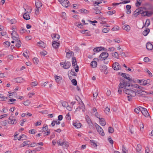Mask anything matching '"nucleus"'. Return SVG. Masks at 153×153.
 <instances>
[{
	"label": "nucleus",
	"instance_id": "1",
	"mask_svg": "<svg viewBox=\"0 0 153 153\" xmlns=\"http://www.w3.org/2000/svg\"><path fill=\"white\" fill-rule=\"evenodd\" d=\"M130 85L128 82L125 79L122 80L119 85L120 87L124 88V90L127 89L126 87H129Z\"/></svg>",
	"mask_w": 153,
	"mask_h": 153
},
{
	"label": "nucleus",
	"instance_id": "30",
	"mask_svg": "<svg viewBox=\"0 0 153 153\" xmlns=\"http://www.w3.org/2000/svg\"><path fill=\"white\" fill-rule=\"evenodd\" d=\"M85 119L86 120V121L87 123L90 125H91L92 124V122L91 121V120L89 118V117L88 116L86 115L85 117Z\"/></svg>",
	"mask_w": 153,
	"mask_h": 153
},
{
	"label": "nucleus",
	"instance_id": "39",
	"mask_svg": "<svg viewBox=\"0 0 153 153\" xmlns=\"http://www.w3.org/2000/svg\"><path fill=\"white\" fill-rule=\"evenodd\" d=\"M38 44H39V46L43 48H45V45L44 43L42 41H40V42L37 43Z\"/></svg>",
	"mask_w": 153,
	"mask_h": 153
},
{
	"label": "nucleus",
	"instance_id": "58",
	"mask_svg": "<svg viewBox=\"0 0 153 153\" xmlns=\"http://www.w3.org/2000/svg\"><path fill=\"white\" fill-rule=\"evenodd\" d=\"M36 130L34 129H31L29 131V133L32 134H34L35 133Z\"/></svg>",
	"mask_w": 153,
	"mask_h": 153
},
{
	"label": "nucleus",
	"instance_id": "19",
	"mask_svg": "<svg viewBox=\"0 0 153 153\" xmlns=\"http://www.w3.org/2000/svg\"><path fill=\"white\" fill-rule=\"evenodd\" d=\"M151 82V80L149 79L144 80L143 81V83L141 85H150V83Z\"/></svg>",
	"mask_w": 153,
	"mask_h": 153
},
{
	"label": "nucleus",
	"instance_id": "29",
	"mask_svg": "<svg viewBox=\"0 0 153 153\" xmlns=\"http://www.w3.org/2000/svg\"><path fill=\"white\" fill-rule=\"evenodd\" d=\"M16 42V46L17 48H19L21 47V42L20 39H18L15 41Z\"/></svg>",
	"mask_w": 153,
	"mask_h": 153
},
{
	"label": "nucleus",
	"instance_id": "16",
	"mask_svg": "<svg viewBox=\"0 0 153 153\" xmlns=\"http://www.w3.org/2000/svg\"><path fill=\"white\" fill-rule=\"evenodd\" d=\"M69 74L72 76H75L76 75V74L74 71L73 69H72L71 71H69L68 73V76L69 78L70 79L71 76H70Z\"/></svg>",
	"mask_w": 153,
	"mask_h": 153
},
{
	"label": "nucleus",
	"instance_id": "55",
	"mask_svg": "<svg viewBox=\"0 0 153 153\" xmlns=\"http://www.w3.org/2000/svg\"><path fill=\"white\" fill-rule=\"evenodd\" d=\"M108 140L109 142L110 143L111 145H113V140H112L111 138V137H109L108 138Z\"/></svg>",
	"mask_w": 153,
	"mask_h": 153
},
{
	"label": "nucleus",
	"instance_id": "32",
	"mask_svg": "<svg viewBox=\"0 0 153 153\" xmlns=\"http://www.w3.org/2000/svg\"><path fill=\"white\" fill-rule=\"evenodd\" d=\"M150 25V20L149 19H147L146 20V22L144 25L143 26V28L144 27H148Z\"/></svg>",
	"mask_w": 153,
	"mask_h": 153
},
{
	"label": "nucleus",
	"instance_id": "43",
	"mask_svg": "<svg viewBox=\"0 0 153 153\" xmlns=\"http://www.w3.org/2000/svg\"><path fill=\"white\" fill-rule=\"evenodd\" d=\"M90 142L91 143V144L94 147H97V144L95 142L94 140H90Z\"/></svg>",
	"mask_w": 153,
	"mask_h": 153
},
{
	"label": "nucleus",
	"instance_id": "33",
	"mask_svg": "<svg viewBox=\"0 0 153 153\" xmlns=\"http://www.w3.org/2000/svg\"><path fill=\"white\" fill-rule=\"evenodd\" d=\"M35 5L36 8H40L42 6V2L39 1H38L37 2H36Z\"/></svg>",
	"mask_w": 153,
	"mask_h": 153
},
{
	"label": "nucleus",
	"instance_id": "25",
	"mask_svg": "<svg viewBox=\"0 0 153 153\" xmlns=\"http://www.w3.org/2000/svg\"><path fill=\"white\" fill-rule=\"evenodd\" d=\"M146 47L148 50H151L153 48V46L151 43H148L146 44Z\"/></svg>",
	"mask_w": 153,
	"mask_h": 153
},
{
	"label": "nucleus",
	"instance_id": "46",
	"mask_svg": "<svg viewBox=\"0 0 153 153\" xmlns=\"http://www.w3.org/2000/svg\"><path fill=\"white\" fill-rule=\"evenodd\" d=\"M62 105L65 107H66L68 106V102L65 101H62Z\"/></svg>",
	"mask_w": 153,
	"mask_h": 153
},
{
	"label": "nucleus",
	"instance_id": "12",
	"mask_svg": "<svg viewBox=\"0 0 153 153\" xmlns=\"http://www.w3.org/2000/svg\"><path fill=\"white\" fill-rule=\"evenodd\" d=\"M11 35L12 36V37L14 40L16 41V40L20 39L19 36L15 31L12 32Z\"/></svg>",
	"mask_w": 153,
	"mask_h": 153
},
{
	"label": "nucleus",
	"instance_id": "31",
	"mask_svg": "<svg viewBox=\"0 0 153 153\" xmlns=\"http://www.w3.org/2000/svg\"><path fill=\"white\" fill-rule=\"evenodd\" d=\"M72 66L74 68L76 72H77L79 71V67L77 64L76 62L74 63V64H72Z\"/></svg>",
	"mask_w": 153,
	"mask_h": 153
},
{
	"label": "nucleus",
	"instance_id": "47",
	"mask_svg": "<svg viewBox=\"0 0 153 153\" xmlns=\"http://www.w3.org/2000/svg\"><path fill=\"white\" fill-rule=\"evenodd\" d=\"M114 131V129L111 127H110L108 128V131L109 133H112Z\"/></svg>",
	"mask_w": 153,
	"mask_h": 153
},
{
	"label": "nucleus",
	"instance_id": "45",
	"mask_svg": "<svg viewBox=\"0 0 153 153\" xmlns=\"http://www.w3.org/2000/svg\"><path fill=\"white\" fill-rule=\"evenodd\" d=\"M38 84V82H33L31 83L30 85L32 87L35 86L37 85Z\"/></svg>",
	"mask_w": 153,
	"mask_h": 153
},
{
	"label": "nucleus",
	"instance_id": "57",
	"mask_svg": "<svg viewBox=\"0 0 153 153\" xmlns=\"http://www.w3.org/2000/svg\"><path fill=\"white\" fill-rule=\"evenodd\" d=\"M50 134V130H49V131H47L44 132L43 134V135L44 136H46L47 135H48L49 134Z\"/></svg>",
	"mask_w": 153,
	"mask_h": 153
},
{
	"label": "nucleus",
	"instance_id": "38",
	"mask_svg": "<svg viewBox=\"0 0 153 153\" xmlns=\"http://www.w3.org/2000/svg\"><path fill=\"white\" fill-rule=\"evenodd\" d=\"M102 50V48L97 47L93 49L94 52H99Z\"/></svg>",
	"mask_w": 153,
	"mask_h": 153
},
{
	"label": "nucleus",
	"instance_id": "17",
	"mask_svg": "<svg viewBox=\"0 0 153 153\" xmlns=\"http://www.w3.org/2000/svg\"><path fill=\"white\" fill-rule=\"evenodd\" d=\"M56 41H54L52 42V46L55 49L58 48L60 44Z\"/></svg>",
	"mask_w": 153,
	"mask_h": 153
},
{
	"label": "nucleus",
	"instance_id": "40",
	"mask_svg": "<svg viewBox=\"0 0 153 153\" xmlns=\"http://www.w3.org/2000/svg\"><path fill=\"white\" fill-rule=\"evenodd\" d=\"M28 51H26L25 52H24L23 54V56L25 57L27 59H28L29 58V56L28 54Z\"/></svg>",
	"mask_w": 153,
	"mask_h": 153
},
{
	"label": "nucleus",
	"instance_id": "27",
	"mask_svg": "<svg viewBox=\"0 0 153 153\" xmlns=\"http://www.w3.org/2000/svg\"><path fill=\"white\" fill-rule=\"evenodd\" d=\"M100 120L99 122L100 124L102 126H105L106 124V122L103 118H101L99 119Z\"/></svg>",
	"mask_w": 153,
	"mask_h": 153
},
{
	"label": "nucleus",
	"instance_id": "52",
	"mask_svg": "<svg viewBox=\"0 0 153 153\" xmlns=\"http://www.w3.org/2000/svg\"><path fill=\"white\" fill-rule=\"evenodd\" d=\"M119 27L118 26L114 27L112 29L113 31H116L119 30Z\"/></svg>",
	"mask_w": 153,
	"mask_h": 153
},
{
	"label": "nucleus",
	"instance_id": "64",
	"mask_svg": "<svg viewBox=\"0 0 153 153\" xmlns=\"http://www.w3.org/2000/svg\"><path fill=\"white\" fill-rule=\"evenodd\" d=\"M81 12L82 13H87L88 12V11L86 10V9H82L81 10Z\"/></svg>",
	"mask_w": 153,
	"mask_h": 153
},
{
	"label": "nucleus",
	"instance_id": "62",
	"mask_svg": "<svg viewBox=\"0 0 153 153\" xmlns=\"http://www.w3.org/2000/svg\"><path fill=\"white\" fill-rule=\"evenodd\" d=\"M48 129V128L47 125L45 126H43L42 128V130H43V131H47Z\"/></svg>",
	"mask_w": 153,
	"mask_h": 153
},
{
	"label": "nucleus",
	"instance_id": "15",
	"mask_svg": "<svg viewBox=\"0 0 153 153\" xmlns=\"http://www.w3.org/2000/svg\"><path fill=\"white\" fill-rule=\"evenodd\" d=\"M94 59L95 60L91 62V65L92 67L95 68L96 67L97 65V62L95 61V60H98V59L97 58H95Z\"/></svg>",
	"mask_w": 153,
	"mask_h": 153
},
{
	"label": "nucleus",
	"instance_id": "61",
	"mask_svg": "<svg viewBox=\"0 0 153 153\" xmlns=\"http://www.w3.org/2000/svg\"><path fill=\"white\" fill-rule=\"evenodd\" d=\"M122 150L123 153H128V151L124 147H122Z\"/></svg>",
	"mask_w": 153,
	"mask_h": 153
},
{
	"label": "nucleus",
	"instance_id": "24",
	"mask_svg": "<svg viewBox=\"0 0 153 153\" xmlns=\"http://www.w3.org/2000/svg\"><path fill=\"white\" fill-rule=\"evenodd\" d=\"M60 146H62L64 149H67L69 146L68 144L66 141L62 142Z\"/></svg>",
	"mask_w": 153,
	"mask_h": 153
},
{
	"label": "nucleus",
	"instance_id": "14",
	"mask_svg": "<svg viewBox=\"0 0 153 153\" xmlns=\"http://www.w3.org/2000/svg\"><path fill=\"white\" fill-rule=\"evenodd\" d=\"M31 11L30 12V13L28 12L27 11L23 15V17L24 19L25 20H28L30 19V16H29V14H30Z\"/></svg>",
	"mask_w": 153,
	"mask_h": 153
},
{
	"label": "nucleus",
	"instance_id": "49",
	"mask_svg": "<svg viewBox=\"0 0 153 153\" xmlns=\"http://www.w3.org/2000/svg\"><path fill=\"white\" fill-rule=\"evenodd\" d=\"M112 56L114 57H115V58H117V59H118V56H119V54H118V53L117 52H115L114 54L112 55Z\"/></svg>",
	"mask_w": 153,
	"mask_h": 153
},
{
	"label": "nucleus",
	"instance_id": "5",
	"mask_svg": "<svg viewBox=\"0 0 153 153\" xmlns=\"http://www.w3.org/2000/svg\"><path fill=\"white\" fill-rule=\"evenodd\" d=\"M144 7H141L136 9L134 12L133 15L135 17L137 16L139 14H141L142 12L143 11Z\"/></svg>",
	"mask_w": 153,
	"mask_h": 153
},
{
	"label": "nucleus",
	"instance_id": "36",
	"mask_svg": "<svg viewBox=\"0 0 153 153\" xmlns=\"http://www.w3.org/2000/svg\"><path fill=\"white\" fill-rule=\"evenodd\" d=\"M150 30L149 28H147L146 30H144L143 32V34L145 36H146L149 33V32Z\"/></svg>",
	"mask_w": 153,
	"mask_h": 153
},
{
	"label": "nucleus",
	"instance_id": "63",
	"mask_svg": "<svg viewBox=\"0 0 153 153\" xmlns=\"http://www.w3.org/2000/svg\"><path fill=\"white\" fill-rule=\"evenodd\" d=\"M76 26L78 27L79 28H82L83 27V25L81 23L77 24L76 23Z\"/></svg>",
	"mask_w": 153,
	"mask_h": 153
},
{
	"label": "nucleus",
	"instance_id": "34",
	"mask_svg": "<svg viewBox=\"0 0 153 153\" xmlns=\"http://www.w3.org/2000/svg\"><path fill=\"white\" fill-rule=\"evenodd\" d=\"M23 81V79L21 77H19L15 79V82L17 83L22 82Z\"/></svg>",
	"mask_w": 153,
	"mask_h": 153
},
{
	"label": "nucleus",
	"instance_id": "44",
	"mask_svg": "<svg viewBox=\"0 0 153 153\" xmlns=\"http://www.w3.org/2000/svg\"><path fill=\"white\" fill-rule=\"evenodd\" d=\"M110 30V29L109 28L106 27L103 28L102 30V32L104 33H107Z\"/></svg>",
	"mask_w": 153,
	"mask_h": 153
},
{
	"label": "nucleus",
	"instance_id": "51",
	"mask_svg": "<svg viewBox=\"0 0 153 153\" xmlns=\"http://www.w3.org/2000/svg\"><path fill=\"white\" fill-rule=\"evenodd\" d=\"M30 103V102L29 100H27L25 101L23 104L26 106H27Z\"/></svg>",
	"mask_w": 153,
	"mask_h": 153
},
{
	"label": "nucleus",
	"instance_id": "2",
	"mask_svg": "<svg viewBox=\"0 0 153 153\" xmlns=\"http://www.w3.org/2000/svg\"><path fill=\"white\" fill-rule=\"evenodd\" d=\"M123 91L128 96L135 97L136 95V92L132 90L129 89H126L123 90Z\"/></svg>",
	"mask_w": 153,
	"mask_h": 153
},
{
	"label": "nucleus",
	"instance_id": "50",
	"mask_svg": "<svg viewBox=\"0 0 153 153\" xmlns=\"http://www.w3.org/2000/svg\"><path fill=\"white\" fill-rule=\"evenodd\" d=\"M146 72L148 73L149 76L151 77L152 76V73L150 72V71L148 70L147 69H145Z\"/></svg>",
	"mask_w": 153,
	"mask_h": 153
},
{
	"label": "nucleus",
	"instance_id": "41",
	"mask_svg": "<svg viewBox=\"0 0 153 153\" xmlns=\"http://www.w3.org/2000/svg\"><path fill=\"white\" fill-rule=\"evenodd\" d=\"M33 61L34 64H37L39 62V59L37 58L34 57L33 59Z\"/></svg>",
	"mask_w": 153,
	"mask_h": 153
},
{
	"label": "nucleus",
	"instance_id": "60",
	"mask_svg": "<svg viewBox=\"0 0 153 153\" xmlns=\"http://www.w3.org/2000/svg\"><path fill=\"white\" fill-rule=\"evenodd\" d=\"M27 152L28 153H36V151L35 150H29L28 151H27Z\"/></svg>",
	"mask_w": 153,
	"mask_h": 153
},
{
	"label": "nucleus",
	"instance_id": "48",
	"mask_svg": "<svg viewBox=\"0 0 153 153\" xmlns=\"http://www.w3.org/2000/svg\"><path fill=\"white\" fill-rule=\"evenodd\" d=\"M115 12V11L114 10L111 11H108L107 12V13L109 15H112L114 14Z\"/></svg>",
	"mask_w": 153,
	"mask_h": 153
},
{
	"label": "nucleus",
	"instance_id": "7",
	"mask_svg": "<svg viewBox=\"0 0 153 153\" xmlns=\"http://www.w3.org/2000/svg\"><path fill=\"white\" fill-rule=\"evenodd\" d=\"M108 56V53L103 52L101 53L100 55L99 59L100 60H105Z\"/></svg>",
	"mask_w": 153,
	"mask_h": 153
},
{
	"label": "nucleus",
	"instance_id": "37",
	"mask_svg": "<svg viewBox=\"0 0 153 153\" xmlns=\"http://www.w3.org/2000/svg\"><path fill=\"white\" fill-rule=\"evenodd\" d=\"M143 0H137V2L136 3L135 5L137 7L140 6L142 3Z\"/></svg>",
	"mask_w": 153,
	"mask_h": 153
},
{
	"label": "nucleus",
	"instance_id": "20",
	"mask_svg": "<svg viewBox=\"0 0 153 153\" xmlns=\"http://www.w3.org/2000/svg\"><path fill=\"white\" fill-rule=\"evenodd\" d=\"M9 120H10V121L8 122V123L10 124H15L17 122L16 120L13 119L12 117H10L9 118Z\"/></svg>",
	"mask_w": 153,
	"mask_h": 153
},
{
	"label": "nucleus",
	"instance_id": "4",
	"mask_svg": "<svg viewBox=\"0 0 153 153\" xmlns=\"http://www.w3.org/2000/svg\"><path fill=\"white\" fill-rule=\"evenodd\" d=\"M95 126L99 134L101 136H103L105 135V134L102 128L97 123L95 124Z\"/></svg>",
	"mask_w": 153,
	"mask_h": 153
},
{
	"label": "nucleus",
	"instance_id": "11",
	"mask_svg": "<svg viewBox=\"0 0 153 153\" xmlns=\"http://www.w3.org/2000/svg\"><path fill=\"white\" fill-rule=\"evenodd\" d=\"M80 109L82 110L83 112H84L85 111V105L82 101H81L80 104V105L76 109L75 111H79L80 110Z\"/></svg>",
	"mask_w": 153,
	"mask_h": 153
},
{
	"label": "nucleus",
	"instance_id": "53",
	"mask_svg": "<svg viewBox=\"0 0 153 153\" xmlns=\"http://www.w3.org/2000/svg\"><path fill=\"white\" fill-rule=\"evenodd\" d=\"M7 58L8 59L12 60L14 58L13 56L11 55H9L7 56Z\"/></svg>",
	"mask_w": 153,
	"mask_h": 153
},
{
	"label": "nucleus",
	"instance_id": "23",
	"mask_svg": "<svg viewBox=\"0 0 153 153\" xmlns=\"http://www.w3.org/2000/svg\"><path fill=\"white\" fill-rule=\"evenodd\" d=\"M137 153H141L142 146L140 144H138L136 147Z\"/></svg>",
	"mask_w": 153,
	"mask_h": 153
},
{
	"label": "nucleus",
	"instance_id": "42",
	"mask_svg": "<svg viewBox=\"0 0 153 153\" xmlns=\"http://www.w3.org/2000/svg\"><path fill=\"white\" fill-rule=\"evenodd\" d=\"M94 9L96 12V14H100V13H102L100 11V10L98 9L97 7H95L94 8Z\"/></svg>",
	"mask_w": 153,
	"mask_h": 153
},
{
	"label": "nucleus",
	"instance_id": "9",
	"mask_svg": "<svg viewBox=\"0 0 153 153\" xmlns=\"http://www.w3.org/2000/svg\"><path fill=\"white\" fill-rule=\"evenodd\" d=\"M65 52L66 53V57L68 59L71 58V56H74V52L70 50L69 49H66L65 50Z\"/></svg>",
	"mask_w": 153,
	"mask_h": 153
},
{
	"label": "nucleus",
	"instance_id": "26",
	"mask_svg": "<svg viewBox=\"0 0 153 153\" xmlns=\"http://www.w3.org/2000/svg\"><path fill=\"white\" fill-rule=\"evenodd\" d=\"M123 28L124 30L128 32L130 30V27L128 25H125L123 26Z\"/></svg>",
	"mask_w": 153,
	"mask_h": 153
},
{
	"label": "nucleus",
	"instance_id": "28",
	"mask_svg": "<svg viewBox=\"0 0 153 153\" xmlns=\"http://www.w3.org/2000/svg\"><path fill=\"white\" fill-rule=\"evenodd\" d=\"M54 77L56 81L58 83L61 82L62 79L61 77L55 75Z\"/></svg>",
	"mask_w": 153,
	"mask_h": 153
},
{
	"label": "nucleus",
	"instance_id": "22",
	"mask_svg": "<svg viewBox=\"0 0 153 153\" xmlns=\"http://www.w3.org/2000/svg\"><path fill=\"white\" fill-rule=\"evenodd\" d=\"M52 37L55 41H57L59 38V36L57 34H53Z\"/></svg>",
	"mask_w": 153,
	"mask_h": 153
},
{
	"label": "nucleus",
	"instance_id": "10",
	"mask_svg": "<svg viewBox=\"0 0 153 153\" xmlns=\"http://www.w3.org/2000/svg\"><path fill=\"white\" fill-rule=\"evenodd\" d=\"M61 65H63L62 67L64 69H68L69 68L71 65V63L69 62H62L60 63Z\"/></svg>",
	"mask_w": 153,
	"mask_h": 153
},
{
	"label": "nucleus",
	"instance_id": "8",
	"mask_svg": "<svg viewBox=\"0 0 153 153\" xmlns=\"http://www.w3.org/2000/svg\"><path fill=\"white\" fill-rule=\"evenodd\" d=\"M145 8L143 9V11L142 12L141 15L142 16H147L149 17L151 16L152 14V12L151 11H144V10H146V8L144 7Z\"/></svg>",
	"mask_w": 153,
	"mask_h": 153
},
{
	"label": "nucleus",
	"instance_id": "59",
	"mask_svg": "<svg viewBox=\"0 0 153 153\" xmlns=\"http://www.w3.org/2000/svg\"><path fill=\"white\" fill-rule=\"evenodd\" d=\"M72 64H74V63L76 62V59L75 57H73L72 59Z\"/></svg>",
	"mask_w": 153,
	"mask_h": 153
},
{
	"label": "nucleus",
	"instance_id": "35",
	"mask_svg": "<svg viewBox=\"0 0 153 153\" xmlns=\"http://www.w3.org/2000/svg\"><path fill=\"white\" fill-rule=\"evenodd\" d=\"M73 125L77 128H79L81 127V124L79 123H73Z\"/></svg>",
	"mask_w": 153,
	"mask_h": 153
},
{
	"label": "nucleus",
	"instance_id": "18",
	"mask_svg": "<svg viewBox=\"0 0 153 153\" xmlns=\"http://www.w3.org/2000/svg\"><path fill=\"white\" fill-rule=\"evenodd\" d=\"M95 92L94 93H93V100H95L97 98V96H98L99 92H98V90L97 88L95 89Z\"/></svg>",
	"mask_w": 153,
	"mask_h": 153
},
{
	"label": "nucleus",
	"instance_id": "6",
	"mask_svg": "<svg viewBox=\"0 0 153 153\" xmlns=\"http://www.w3.org/2000/svg\"><path fill=\"white\" fill-rule=\"evenodd\" d=\"M62 5L65 7H68L70 5V2L68 0H58Z\"/></svg>",
	"mask_w": 153,
	"mask_h": 153
},
{
	"label": "nucleus",
	"instance_id": "54",
	"mask_svg": "<svg viewBox=\"0 0 153 153\" xmlns=\"http://www.w3.org/2000/svg\"><path fill=\"white\" fill-rule=\"evenodd\" d=\"M71 82H72V84H73V85H77V81H76V80L75 79H73L71 81Z\"/></svg>",
	"mask_w": 153,
	"mask_h": 153
},
{
	"label": "nucleus",
	"instance_id": "3",
	"mask_svg": "<svg viewBox=\"0 0 153 153\" xmlns=\"http://www.w3.org/2000/svg\"><path fill=\"white\" fill-rule=\"evenodd\" d=\"M139 109L141 111L145 117H148L149 116V114L146 108L139 106Z\"/></svg>",
	"mask_w": 153,
	"mask_h": 153
},
{
	"label": "nucleus",
	"instance_id": "21",
	"mask_svg": "<svg viewBox=\"0 0 153 153\" xmlns=\"http://www.w3.org/2000/svg\"><path fill=\"white\" fill-rule=\"evenodd\" d=\"M30 141L28 140L25 141L23 142V143L21 145L20 147H23L25 146L28 145V147H29L30 145Z\"/></svg>",
	"mask_w": 153,
	"mask_h": 153
},
{
	"label": "nucleus",
	"instance_id": "13",
	"mask_svg": "<svg viewBox=\"0 0 153 153\" xmlns=\"http://www.w3.org/2000/svg\"><path fill=\"white\" fill-rule=\"evenodd\" d=\"M113 69L115 70H118L120 68V66L118 62H114L112 65Z\"/></svg>",
	"mask_w": 153,
	"mask_h": 153
},
{
	"label": "nucleus",
	"instance_id": "56",
	"mask_svg": "<svg viewBox=\"0 0 153 153\" xmlns=\"http://www.w3.org/2000/svg\"><path fill=\"white\" fill-rule=\"evenodd\" d=\"M26 30L24 29V28L22 27L21 28L20 32V33L23 34V33L25 32Z\"/></svg>",
	"mask_w": 153,
	"mask_h": 153
}]
</instances>
